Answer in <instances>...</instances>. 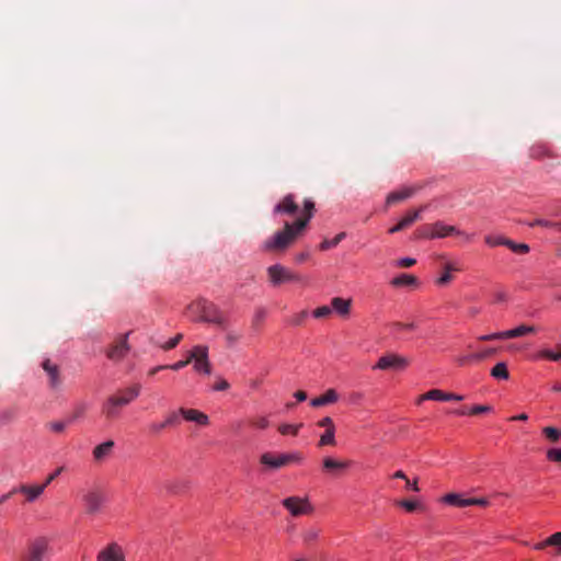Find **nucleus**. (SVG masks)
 <instances>
[{"label":"nucleus","instance_id":"obj_48","mask_svg":"<svg viewBox=\"0 0 561 561\" xmlns=\"http://www.w3.org/2000/svg\"><path fill=\"white\" fill-rule=\"evenodd\" d=\"M241 336L242 334L240 332L227 331L226 341L229 346H233L241 339Z\"/></svg>","mask_w":561,"mask_h":561},{"label":"nucleus","instance_id":"obj_38","mask_svg":"<svg viewBox=\"0 0 561 561\" xmlns=\"http://www.w3.org/2000/svg\"><path fill=\"white\" fill-rule=\"evenodd\" d=\"M538 358H545L552 362H558L561 359V351L554 352L548 348L541 350L537 354Z\"/></svg>","mask_w":561,"mask_h":561},{"label":"nucleus","instance_id":"obj_17","mask_svg":"<svg viewBox=\"0 0 561 561\" xmlns=\"http://www.w3.org/2000/svg\"><path fill=\"white\" fill-rule=\"evenodd\" d=\"M140 390L141 386L139 383H135L125 389H119L113 394L116 396L118 400H122L124 405H128L140 394Z\"/></svg>","mask_w":561,"mask_h":561},{"label":"nucleus","instance_id":"obj_20","mask_svg":"<svg viewBox=\"0 0 561 561\" xmlns=\"http://www.w3.org/2000/svg\"><path fill=\"white\" fill-rule=\"evenodd\" d=\"M351 299H344L341 297H334L331 300V309L334 310L341 317H347L351 312Z\"/></svg>","mask_w":561,"mask_h":561},{"label":"nucleus","instance_id":"obj_58","mask_svg":"<svg viewBox=\"0 0 561 561\" xmlns=\"http://www.w3.org/2000/svg\"><path fill=\"white\" fill-rule=\"evenodd\" d=\"M265 316H266L265 309H263V308L257 309L253 317V324L257 325L259 323H261L264 320Z\"/></svg>","mask_w":561,"mask_h":561},{"label":"nucleus","instance_id":"obj_18","mask_svg":"<svg viewBox=\"0 0 561 561\" xmlns=\"http://www.w3.org/2000/svg\"><path fill=\"white\" fill-rule=\"evenodd\" d=\"M431 230L433 231L434 239L435 238H445L451 234H460L461 232L455 226L445 225L442 221H436L431 224Z\"/></svg>","mask_w":561,"mask_h":561},{"label":"nucleus","instance_id":"obj_8","mask_svg":"<svg viewBox=\"0 0 561 561\" xmlns=\"http://www.w3.org/2000/svg\"><path fill=\"white\" fill-rule=\"evenodd\" d=\"M409 360L408 358L400 356L398 354H386L379 358L377 364L373 367L374 369H381V370H388V369H396L401 370L408 367Z\"/></svg>","mask_w":561,"mask_h":561},{"label":"nucleus","instance_id":"obj_40","mask_svg":"<svg viewBox=\"0 0 561 561\" xmlns=\"http://www.w3.org/2000/svg\"><path fill=\"white\" fill-rule=\"evenodd\" d=\"M507 248H510L513 252L518 254H525L529 252V247L526 243H516L508 239Z\"/></svg>","mask_w":561,"mask_h":561},{"label":"nucleus","instance_id":"obj_25","mask_svg":"<svg viewBox=\"0 0 561 561\" xmlns=\"http://www.w3.org/2000/svg\"><path fill=\"white\" fill-rule=\"evenodd\" d=\"M45 490V485H21L19 491L26 495L28 502L35 501Z\"/></svg>","mask_w":561,"mask_h":561},{"label":"nucleus","instance_id":"obj_51","mask_svg":"<svg viewBox=\"0 0 561 561\" xmlns=\"http://www.w3.org/2000/svg\"><path fill=\"white\" fill-rule=\"evenodd\" d=\"M493 299H494L493 301L495 304L506 302L507 301V294L504 290H502V289L494 290Z\"/></svg>","mask_w":561,"mask_h":561},{"label":"nucleus","instance_id":"obj_49","mask_svg":"<svg viewBox=\"0 0 561 561\" xmlns=\"http://www.w3.org/2000/svg\"><path fill=\"white\" fill-rule=\"evenodd\" d=\"M547 458L553 462H561V448H551L547 451Z\"/></svg>","mask_w":561,"mask_h":561},{"label":"nucleus","instance_id":"obj_3","mask_svg":"<svg viewBox=\"0 0 561 561\" xmlns=\"http://www.w3.org/2000/svg\"><path fill=\"white\" fill-rule=\"evenodd\" d=\"M106 501V494L99 486L88 489L82 495L84 511L89 516H95L102 513Z\"/></svg>","mask_w":561,"mask_h":561},{"label":"nucleus","instance_id":"obj_56","mask_svg":"<svg viewBox=\"0 0 561 561\" xmlns=\"http://www.w3.org/2000/svg\"><path fill=\"white\" fill-rule=\"evenodd\" d=\"M401 507L405 508L408 512H413L416 510L417 504L410 500H401L398 503Z\"/></svg>","mask_w":561,"mask_h":561},{"label":"nucleus","instance_id":"obj_60","mask_svg":"<svg viewBox=\"0 0 561 561\" xmlns=\"http://www.w3.org/2000/svg\"><path fill=\"white\" fill-rule=\"evenodd\" d=\"M252 424L259 428H266L270 423L265 416H261V417L253 420Z\"/></svg>","mask_w":561,"mask_h":561},{"label":"nucleus","instance_id":"obj_23","mask_svg":"<svg viewBox=\"0 0 561 561\" xmlns=\"http://www.w3.org/2000/svg\"><path fill=\"white\" fill-rule=\"evenodd\" d=\"M113 447L114 442L111 439L94 447L92 451L94 460L102 461L103 459H105L111 454Z\"/></svg>","mask_w":561,"mask_h":561},{"label":"nucleus","instance_id":"obj_15","mask_svg":"<svg viewBox=\"0 0 561 561\" xmlns=\"http://www.w3.org/2000/svg\"><path fill=\"white\" fill-rule=\"evenodd\" d=\"M298 204L295 201V196L293 194H287L279 203H277L273 209L275 215H289L294 216L298 213Z\"/></svg>","mask_w":561,"mask_h":561},{"label":"nucleus","instance_id":"obj_54","mask_svg":"<svg viewBox=\"0 0 561 561\" xmlns=\"http://www.w3.org/2000/svg\"><path fill=\"white\" fill-rule=\"evenodd\" d=\"M64 470H65V467H62V466H61V467H58V468H57L53 473H50V474L46 478V480H45V482L43 483V485H45V488H46L47 485H49V484H50V483H51V482H53V481H54V480H55L59 474H61V472H62Z\"/></svg>","mask_w":561,"mask_h":561},{"label":"nucleus","instance_id":"obj_10","mask_svg":"<svg viewBox=\"0 0 561 561\" xmlns=\"http://www.w3.org/2000/svg\"><path fill=\"white\" fill-rule=\"evenodd\" d=\"M124 407L125 405L123 404L122 400H118L116 396L111 394L102 403L101 411L106 420L113 421L119 417L121 410Z\"/></svg>","mask_w":561,"mask_h":561},{"label":"nucleus","instance_id":"obj_52","mask_svg":"<svg viewBox=\"0 0 561 561\" xmlns=\"http://www.w3.org/2000/svg\"><path fill=\"white\" fill-rule=\"evenodd\" d=\"M491 410H492V408L490 405H473L469 410V414L478 415V414H481V413L490 412Z\"/></svg>","mask_w":561,"mask_h":561},{"label":"nucleus","instance_id":"obj_34","mask_svg":"<svg viewBox=\"0 0 561 561\" xmlns=\"http://www.w3.org/2000/svg\"><path fill=\"white\" fill-rule=\"evenodd\" d=\"M328 445H335V428L325 430V432L320 437L318 446L322 447Z\"/></svg>","mask_w":561,"mask_h":561},{"label":"nucleus","instance_id":"obj_29","mask_svg":"<svg viewBox=\"0 0 561 561\" xmlns=\"http://www.w3.org/2000/svg\"><path fill=\"white\" fill-rule=\"evenodd\" d=\"M427 208V205H422L414 210H409L405 216L400 220L404 228L410 227L413 222L421 219V213Z\"/></svg>","mask_w":561,"mask_h":561},{"label":"nucleus","instance_id":"obj_31","mask_svg":"<svg viewBox=\"0 0 561 561\" xmlns=\"http://www.w3.org/2000/svg\"><path fill=\"white\" fill-rule=\"evenodd\" d=\"M491 376L496 379H503L507 380L510 377V373L507 369V366L505 363L501 362L497 363L492 369H491Z\"/></svg>","mask_w":561,"mask_h":561},{"label":"nucleus","instance_id":"obj_9","mask_svg":"<svg viewBox=\"0 0 561 561\" xmlns=\"http://www.w3.org/2000/svg\"><path fill=\"white\" fill-rule=\"evenodd\" d=\"M425 187V183H416L409 186H403L398 191H393L389 193L386 197V205L390 206L392 204L405 201L414 196L417 192Z\"/></svg>","mask_w":561,"mask_h":561},{"label":"nucleus","instance_id":"obj_33","mask_svg":"<svg viewBox=\"0 0 561 561\" xmlns=\"http://www.w3.org/2000/svg\"><path fill=\"white\" fill-rule=\"evenodd\" d=\"M346 237V233L345 232H340L337 233L333 239L329 240V239H324L320 245H319V249L321 251H327V250H330L334 247H336L344 238Z\"/></svg>","mask_w":561,"mask_h":561},{"label":"nucleus","instance_id":"obj_11","mask_svg":"<svg viewBox=\"0 0 561 561\" xmlns=\"http://www.w3.org/2000/svg\"><path fill=\"white\" fill-rule=\"evenodd\" d=\"M128 333L118 336L114 343L108 347L106 356L111 360H121L129 351Z\"/></svg>","mask_w":561,"mask_h":561},{"label":"nucleus","instance_id":"obj_7","mask_svg":"<svg viewBox=\"0 0 561 561\" xmlns=\"http://www.w3.org/2000/svg\"><path fill=\"white\" fill-rule=\"evenodd\" d=\"M302 459L301 455L298 453L294 454H273V453H264L260 461L262 465L271 468V469H279L282 467L288 466L291 462H300Z\"/></svg>","mask_w":561,"mask_h":561},{"label":"nucleus","instance_id":"obj_63","mask_svg":"<svg viewBox=\"0 0 561 561\" xmlns=\"http://www.w3.org/2000/svg\"><path fill=\"white\" fill-rule=\"evenodd\" d=\"M187 365H188V360H179L174 364L167 365V368L176 371V370L184 368Z\"/></svg>","mask_w":561,"mask_h":561},{"label":"nucleus","instance_id":"obj_22","mask_svg":"<svg viewBox=\"0 0 561 561\" xmlns=\"http://www.w3.org/2000/svg\"><path fill=\"white\" fill-rule=\"evenodd\" d=\"M529 156L533 159L541 160L545 158H554L553 152L543 144H535L529 149Z\"/></svg>","mask_w":561,"mask_h":561},{"label":"nucleus","instance_id":"obj_14","mask_svg":"<svg viewBox=\"0 0 561 561\" xmlns=\"http://www.w3.org/2000/svg\"><path fill=\"white\" fill-rule=\"evenodd\" d=\"M199 352L193 363L196 373L209 375L211 373V365L208 359V347L205 345H197Z\"/></svg>","mask_w":561,"mask_h":561},{"label":"nucleus","instance_id":"obj_4","mask_svg":"<svg viewBox=\"0 0 561 561\" xmlns=\"http://www.w3.org/2000/svg\"><path fill=\"white\" fill-rule=\"evenodd\" d=\"M49 540L46 537H37L28 542L25 552L19 561H44L49 552Z\"/></svg>","mask_w":561,"mask_h":561},{"label":"nucleus","instance_id":"obj_12","mask_svg":"<svg viewBox=\"0 0 561 561\" xmlns=\"http://www.w3.org/2000/svg\"><path fill=\"white\" fill-rule=\"evenodd\" d=\"M98 561H126L123 548L117 542H111L96 556Z\"/></svg>","mask_w":561,"mask_h":561},{"label":"nucleus","instance_id":"obj_19","mask_svg":"<svg viewBox=\"0 0 561 561\" xmlns=\"http://www.w3.org/2000/svg\"><path fill=\"white\" fill-rule=\"evenodd\" d=\"M179 413L186 420V421H191V422H195L199 425H207L209 420H208V416L198 411V410H194V409H184V408H181L179 410Z\"/></svg>","mask_w":561,"mask_h":561},{"label":"nucleus","instance_id":"obj_30","mask_svg":"<svg viewBox=\"0 0 561 561\" xmlns=\"http://www.w3.org/2000/svg\"><path fill=\"white\" fill-rule=\"evenodd\" d=\"M416 284H417V278L410 274H401L391 280V285L394 287L413 286Z\"/></svg>","mask_w":561,"mask_h":561},{"label":"nucleus","instance_id":"obj_43","mask_svg":"<svg viewBox=\"0 0 561 561\" xmlns=\"http://www.w3.org/2000/svg\"><path fill=\"white\" fill-rule=\"evenodd\" d=\"M425 398L428 400L446 401V392L439 389H432L425 393Z\"/></svg>","mask_w":561,"mask_h":561},{"label":"nucleus","instance_id":"obj_5","mask_svg":"<svg viewBox=\"0 0 561 561\" xmlns=\"http://www.w3.org/2000/svg\"><path fill=\"white\" fill-rule=\"evenodd\" d=\"M266 272L268 280L274 287L280 286L284 283H300L302 280L299 274L294 273L282 264L271 265L267 267Z\"/></svg>","mask_w":561,"mask_h":561},{"label":"nucleus","instance_id":"obj_42","mask_svg":"<svg viewBox=\"0 0 561 561\" xmlns=\"http://www.w3.org/2000/svg\"><path fill=\"white\" fill-rule=\"evenodd\" d=\"M485 243L491 245V247H496V245H505V247H507L508 239L504 238V237L486 236L485 237Z\"/></svg>","mask_w":561,"mask_h":561},{"label":"nucleus","instance_id":"obj_37","mask_svg":"<svg viewBox=\"0 0 561 561\" xmlns=\"http://www.w3.org/2000/svg\"><path fill=\"white\" fill-rule=\"evenodd\" d=\"M543 435L551 443H557L561 438V430L552 426H547L542 430Z\"/></svg>","mask_w":561,"mask_h":561},{"label":"nucleus","instance_id":"obj_47","mask_svg":"<svg viewBox=\"0 0 561 561\" xmlns=\"http://www.w3.org/2000/svg\"><path fill=\"white\" fill-rule=\"evenodd\" d=\"M433 234V231L431 230V225H425L423 227H421L419 230H417V238H421V239H434V236Z\"/></svg>","mask_w":561,"mask_h":561},{"label":"nucleus","instance_id":"obj_24","mask_svg":"<svg viewBox=\"0 0 561 561\" xmlns=\"http://www.w3.org/2000/svg\"><path fill=\"white\" fill-rule=\"evenodd\" d=\"M458 271H460V268L455 263L446 262L444 264V273L440 275V277H438L436 279V284L438 286H445V285L449 284L453 279L451 272H458Z\"/></svg>","mask_w":561,"mask_h":561},{"label":"nucleus","instance_id":"obj_6","mask_svg":"<svg viewBox=\"0 0 561 561\" xmlns=\"http://www.w3.org/2000/svg\"><path fill=\"white\" fill-rule=\"evenodd\" d=\"M282 505L293 517L311 515L314 512V507L308 496H288L282 501Z\"/></svg>","mask_w":561,"mask_h":561},{"label":"nucleus","instance_id":"obj_45","mask_svg":"<svg viewBox=\"0 0 561 561\" xmlns=\"http://www.w3.org/2000/svg\"><path fill=\"white\" fill-rule=\"evenodd\" d=\"M332 313L331 306H321L313 310L314 318H327Z\"/></svg>","mask_w":561,"mask_h":561},{"label":"nucleus","instance_id":"obj_41","mask_svg":"<svg viewBox=\"0 0 561 561\" xmlns=\"http://www.w3.org/2000/svg\"><path fill=\"white\" fill-rule=\"evenodd\" d=\"M68 422L65 421H53L46 424V427L49 428L54 433H64L67 427Z\"/></svg>","mask_w":561,"mask_h":561},{"label":"nucleus","instance_id":"obj_53","mask_svg":"<svg viewBox=\"0 0 561 561\" xmlns=\"http://www.w3.org/2000/svg\"><path fill=\"white\" fill-rule=\"evenodd\" d=\"M390 328L392 330H413L415 328L414 323H402V322H392L390 323Z\"/></svg>","mask_w":561,"mask_h":561},{"label":"nucleus","instance_id":"obj_21","mask_svg":"<svg viewBox=\"0 0 561 561\" xmlns=\"http://www.w3.org/2000/svg\"><path fill=\"white\" fill-rule=\"evenodd\" d=\"M337 399H339L337 392L334 389H329L322 396L313 398L310 401V404L313 408H319L322 405L334 403L337 401Z\"/></svg>","mask_w":561,"mask_h":561},{"label":"nucleus","instance_id":"obj_13","mask_svg":"<svg viewBox=\"0 0 561 561\" xmlns=\"http://www.w3.org/2000/svg\"><path fill=\"white\" fill-rule=\"evenodd\" d=\"M42 367L48 376L49 387L53 390H58L62 383L59 366L54 364L50 359H45L42 363Z\"/></svg>","mask_w":561,"mask_h":561},{"label":"nucleus","instance_id":"obj_16","mask_svg":"<svg viewBox=\"0 0 561 561\" xmlns=\"http://www.w3.org/2000/svg\"><path fill=\"white\" fill-rule=\"evenodd\" d=\"M352 465L351 460H337L331 457H325L322 461V468L324 471L333 474H339L350 468Z\"/></svg>","mask_w":561,"mask_h":561},{"label":"nucleus","instance_id":"obj_46","mask_svg":"<svg viewBox=\"0 0 561 561\" xmlns=\"http://www.w3.org/2000/svg\"><path fill=\"white\" fill-rule=\"evenodd\" d=\"M182 339H183V334L179 333L174 337H172L168 342H165L162 345V348L165 351L172 350V348L176 347V345L181 342Z\"/></svg>","mask_w":561,"mask_h":561},{"label":"nucleus","instance_id":"obj_44","mask_svg":"<svg viewBox=\"0 0 561 561\" xmlns=\"http://www.w3.org/2000/svg\"><path fill=\"white\" fill-rule=\"evenodd\" d=\"M495 353H496V348L490 347V348H485L481 352L472 354V357H474L476 360L479 362V360H483V359L494 355Z\"/></svg>","mask_w":561,"mask_h":561},{"label":"nucleus","instance_id":"obj_32","mask_svg":"<svg viewBox=\"0 0 561 561\" xmlns=\"http://www.w3.org/2000/svg\"><path fill=\"white\" fill-rule=\"evenodd\" d=\"M319 536H320V529L316 528V527L306 528L301 534L304 543H306V545L313 543L314 541L318 540Z\"/></svg>","mask_w":561,"mask_h":561},{"label":"nucleus","instance_id":"obj_50","mask_svg":"<svg viewBox=\"0 0 561 561\" xmlns=\"http://www.w3.org/2000/svg\"><path fill=\"white\" fill-rule=\"evenodd\" d=\"M504 339H506V335H504V331L479 336V340L483 341V342L494 341V340H504Z\"/></svg>","mask_w":561,"mask_h":561},{"label":"nucleus","instance_id":"obj_26","mask_svg":"<svg viewBox=\"0 0 561 561\" xmlns=\"http://www.w3.org/2000/svg\"><path fill=\"white\" fill-rule=\"evenodd\" d=\"M314 213V203L310 199H306L304 202V210L300 217H298L296 222H304V229L307 228L310 219L313 217Z\"/></svg>","mask_w":561,"mask_h":561},{"label":"nucleus","instance_id":"obj_39","mask_svg":"<svg viewBox=\"0 0 561 561\" xmlns=\"http://www.w3.org/2000/svg\"><path fill=\"white\" fill-rule=\"evenodd\" d=\"M302 424H282L278 427V431L282 435H294L296 436L299 432V428Z\"/></svg>","mask_w":561,"mask_h":561},{"label":"nucleus","instance_id":"obj_55","mask_svg":"<svg viewBox=\"0 0 561 561\" xmlns=\"http://www.w3.org/2000/svg\"><path fill=\"white\" fill-rule=\"evenodd\" d=\"M180 422L179 414L176 412H171L167 419L164 420V423L167 426H174L178 425Z\"/></svg>","mask_w":561,"mask_h":561},{"label":"nucleus","instance_id":"obj_28","mask_svg":"<svg viewBox=\"0 0 561 561\" xmlns=\"http://www.w3.org/2000/svg\"><path fill=\"white\" fill-rule=\"evenodd\" d=\"M535 332L536 328L534 325L522 324L515 329L504 331V335H506V339H516Z\"/></svg>","mask_w":561,"mask_h":561},{"label":"nucleus","instance_id":"obj_62","mask_svg":"<svg viewBox=\"0 0 561 561\" xmlns=\"http://www.w3.org/2000/svg\"><path fill=\"white\" fill-rule=\"evenodd\" d=\"M167 426V424L163 422L161 423H152L150 425V432L153 433V434H159L161 431H163Z\"/></svg>","mask_w":561,"mask_h":561},{"label":"nucleus","instance_id":"obj_35","mask_svg":"<svg viewBox=\"0 0 561 561\" xmlns=\"http://www.w3.org/2000/svg\"><path fill=\"white\" fill-rule=\"evenodd\" d=\"M87 410H88L87 403L81 402V403L76 404L70 416H69L68 423L75 422V421L83 417Z\"/></svg>","mask_w":561,"mask_h":561},{"label":"nucleus","instance_id":"obj_57","mask_svg":"<svg viewBox=\"0 0 561 561\" xmlns=\"http://www.w3.org/2000/svg\"><path fill=\"white\" fill-rule=\"evenodd\" d=\"M307 314H308V313H307V311H306V310H304V311H301V312H299V313L295 314V316L291 318L290 323H291V324H294V325H300V324L304 322V320L306 319Z\"/></svg>","mask_w":561,"mask_h":561},{"label":"nucleus","instance_id":"obj_2","mask_svg":"<svg viewBox=\"0 0 561 561\" xmlns=\"http://www.w3.org/2000/svg\"><path fill=\"white\" fill-rule=\"evenodd\" d=\"M195 311L201 314V320L208 323H214L222 329H227V320L213 302L206 299H198L192 306Z\"/></svg>","mask_w":561,"mask_h":561},{"label":"nucleus","instance_id":"obj_1","mask_svg":"<svg viewBox=\"0 0 561 561\" xmlns=\"http://www.w3.org/2000/svg\"><path fill=\"white\" fill-rule=\"evenodd\" d=\"M304 222L285 221L283 229L265 239L261 244L263 252L284 253L302 236Z\"/></svg>","mask_w":561,"mask_h":561},{"label":"nucleus","instance_id":"obj_64","mask_svg":"<svg viewBox=\"0 0 561 561\" xmlns=\"http://www.w3.org/2000/svg\"><path fill=\"white\" fill-rule=\"evenodd\" d=\"M473 360H476V358H474V357H472V354H470V355L459 356V357L457 358V362H458V364H459L460 366H465V365H467V364H469V363H471V362H473Z\"/></svg>","mask_w":561,"mask_h":561},{"label":"nucleus","instance_id":"obj_36","mask_svg":"<svg viewBox=\"0 0 561 561\" xmlns=\"http://www.w3.org/2000/svg\"><path fill=\"white\" fill-rule=\"evenodd\" d=\"M546 543L549 547H553L556 549L554 554H561V531L554 533L546 539Z\"/></svg>","mask_w":561,"mask_h":561},{"label":"nucleus","instance_id":"obj_27","mask_svg":"<svg viewBox=\"0 0 561 561\" xmlns=\"http://www.w3.org/2000/svg\"><path fill=\"white\" fill-rule=\"evenodd\" d=\"M442 501L446 504L457 506V507H467L470 506L469 499H463L458 493H448L442 497Z\"/></svg>","mask_w":561,"mask_h":561},{"label":"nucleus","instance_id":"obj_61","mask_svg":"<svg viewBox=\"0 0 561 561\" xmlns=\"http://www.w3.org/2000/svg\"><path fill=\"white\" fill-rule=\"evenodd\" d=\"M416 263V261L412 257H403L398 261V266L400 267H411Z\"/></svg>","mask_w":561,"mask_h":561},{"label":"nucleus","instance_id":"obj_59","mask_svg":"<svg viewBox=\"0 0 561 561\" xmlns=\"http://www.w3.org/2000/svg\"><path fill=\"white\" fill-rule=\"evenodd\" d=\"M318 426L324 427L325 430L335 428L333 420L330 416H325L318 422Z\"/></svg>","mask_w":561,"mask_h":561}]
</instances>
